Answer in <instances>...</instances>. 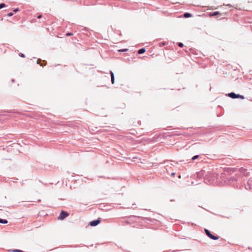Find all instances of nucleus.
Masks as SVG:
<instances>
[{
	"mask_svg": "<svg viewBox=\"0 0 252 252\" xmlns=\"http://www.w3.org/2000/svg\"><path fill=\"white\" fill-rule=\"evenodd\" d=\"M68 216V213H67L66 212L62 211L61 212L60 215L59 216L58 219L59 220H63L64 219H65L66 217H67Z\"/></svg>",
	"mask_w": 252,
	"mask_h": 252,
	"instance_id": "obj_2",
	"label": "nucleus"
},
{
	"mask_svg": "<svg viewBox=\"0 0 252 252\" xmlns=\"http://www.w3.org/2000/svg\"><path fill=\"white\" fill-rule=\"evenodd\" d=\"M128 50L127 49H121V50H120L119 51L120 52H126Z\"/></svg>",
	"mask_w": 252,
	"mask_h": 252,
	"instance_id": "obj_18",
	"label": "nucleus"
},
{
	"mask_svg": "<svg viewBox=\"0 0 252 252\" xmlns=\"http://www.w3.org/2000/svg\"><path fill=\"white\" fill-rule=\"evenodd\" d=\"M40 61H41V60H40V59L37 60V64H39V62H40Z\"/></svg>",
	"mask_w": 252,
	"mask_h": 252,
	"instance_id": "obj_20",
	"label": "nucleus"
},
{
	"mask_svg": "<svg viewBox=\"0 0 252 252\" xmlns=\"http://www.w3.org/2000/svg\"><path fill=\"white\" fill-rule=\"evenodd\" d=\"M18 10H19V9L18 8H16L13 10V12H10V13H8L7 16H12L16 12L18 11Z\"/></svg>",
	"mask_w": 252,
	"mask_h": 252,
	"instance_id": "obj_7",
	"label": "nucleus"
},
{
	"mask_svg": "<svg viewBox=\"0 0 252 252\" xmlns=\"http://www.w3.org/2000/svg\"><path fill=\"white\" fill-rule=\"evenodd\" d=\"M241 170V172L242 173L244 172V175L245 176H248V172H246V170L245 169H244V168H242L240 169Z\"/></svg>",
	"mask_w": 252,
	"mask_h": 252,
	"instance_id": "obj_9",
	"label": "nucleus"
},
{
	"mask_svg": "<svg viewBox=\"0 0 252 252\" xmlns=\"http://www.w3.org/2000/svg\"><path fill=\"white\" fill-rule=\"evenodd\" d=\"M72 35H73V33L72 32H67L66 33V36H71Z\"/></svg>",
	"mask_w": 252,
	"mask_h": 252,
	"instance_id": "obj_15",
	"label": "nucleus"
},
{
	"mask_svg": "<svg viewBox=\"0 0 252 252\" xmlns=\"http://www.w3.org/2000/svg\"><path fill=\"white\" fill-rule=\"evenodd\" d=\"M41 17L40 16H39V17H37L38 18H40Z\"/></svg>",
	"mask_w": 252,
	"mask_h": 252,
	"instance_id": "obj_23",
	"label": "nucleus"
},
{
	"mask_svg": "<svg viewBox=\"0 0 252 252\" xmlns=\"http://www.w3.org/2000/svg\"><path fill=\"white\" fill-rule=\"evenodd\" d=\"M5 6V5L4 3H1L0 4V9L4 7Z\"/></svg>",
	"mask_w": 252,
	"mask_h": 252,
	"instance_id": "obj_14",
	"label": "nucleus"
},
{
	"mask_svg": "<svg viewBox=\"0 0 252 252\" xmlns=\"http://www.w3.org/2000/svg\"><path fill=\"white\" fill-rule=\"evenodd\" d=\"M198 157H199V156H198V155L194 156L192 158V159L194 160L197 159Z\"/></svg>",
	"mask_w": 252,
	"mask_h": 252,
	"instance_id": "obj_13",
	"label": "nucleus"
},
{
	"mask_svg": "<svg viewBox=\"0 0 252 252\" xmlns=\"http://www.w3.org/2000/svg\"><path fill=\"white\" fill-rule=\"evenodd\" d=\"M236 98H240L241 99H244L245 98V97L244 95H240V94H236Z\"/></svg>",
	"mask_w": 252,
	"mask_h": 252,
	"instance_id": "obj_11",
	"label": "nucleus"
},
{
	"mask_svg": "<svg viewBox=\"0 0 252 252\" xmlns=\"http://www.w3.org/2000/svg\"><path fill=\"white\" fill-rule=\"evenodd\" d=\"M7 220H3L1 219H0V223H3V224H6L7 223Z\"/></svg>",
	"mask_w": 252,
	"mask_h": 252,
	"instance_id": "obj_10",
	"label": "nucleus"
},
{
	"mask_svg": "<svg viewBox=\"0 0 252 252\" xmlns=\"http://www.w3.org/2000/svg\"><path fill=\"white\" fill-rule=\"evenodd\" d=\"M162 45H165L164 43H162Z\"/></svg>",
	"mask_w": 252,
	"mask_h": 252,
	"instance_id": "obj_24",
	"label": "nucleus"
},
{
	"mask_svg": "<svg viewBox=\"0 0 252 252\" xmlns=\"http://www.w3.org/2000/svg\"><path fill=\"white\" fill-rule=\"evenodd\" d=\"M100 222V219H98L96 220H94L93 221H91L89 222V224L92 226H95L98 224Z\"/></svg>",
	"mask_w": 252,
	"mask_h": 252,
	"instance_id": "obj_4",
	"label": "nucleus"
},
{
	"mask_svg": "<svg viewBox=\"0 0 252 252\" xmlns=\"http://www.w3.org/2000/svg\"><path fill=\"white\" fill-rule=\"evenodd\" d=\"M145 51H146L145 49L143 48L138 50V53L139 54H143L145 52Z\"/></svg>",
	"mask_w": 252,
	"mask_h": 252,
	"instance_id": "obj_8",
	"label": "nucleus"
},
{
	"mask_svg": "<svg viewBox=\"0 0 252 252\" xmlns=\"http://www.w3.org/2000/svg\"><path fill=\"white\" fill-rule=\"evenodd\" d=\"M174 174H175V173H172V174H171V175H174Z\"/></svg>",
	"mask_w": 252,
	"mask_h": 252,
	"instance_id": "obj_22",
	"label": "nucleus"
},
{
	"mask_svg": "<svg viewBox=\"0 0 252 252\" xmlns=\"http://www.w3.org/2000/svg\"><path fill=\"white\" fill-rule=\"evenodd\" d=\"M111 78V82L112 84L114 83V74L112 71H110Z\"/></svg>",
	"mask_w": 252,
	"mask_h": 252,
	"instance_id": "obj_6",
	"label": "nucleus"
},
{
	"mask_svg": "<svg viewBox=\"0 0 252 252\" xmlns=\"http://www.w3.org/2000/svg\"><path fill=\"white\" fill-rule=\"evenodd\" d=\"M236 94H235L234 93H230L229 94H228V95L231 98H236Z\"/></svg>",
	"mask_w": 252,
	"mask_h": 252,
	"instance_id": "obj_5",
	"label": "nucleus"
},
{
	"mask_svg": "<svg viewBox=\"0 0 252 252\" xmlns=\"http://www.w3.org/2000/svg\"><path fill=\"white\" fill-rule=\"evenodd\" d=\"M183 16H191V15L189 13H185Z\"/></svg>",
	"mask_w": 252,
	"mask_h": 252,
	"instance_id": "obj_19",
	"label": "nucleus"
},
{
	"mask_svg": "<svg viewBox=\"0 0 252 252\" xmlns=\"http://www.w3.org/2000/svg\"><path fill=\"white\" fill-rule=\"evenodd\" d=\"M219 14V12H215L213 13H211L209 15V16H216L217 15Z\"/></svg>",
	"mask_w": 252,
	"mask_h": 252,
	"instance_id": "obj_12",
	"label": "nucleus"
},
{
	"mask_svg": "<svg viewBox=\"0 0 252 252\" xmlns=\"http://www.w3.org/2000/svg\"><path fill=\"white\" fill-rule=\"evenodd\" d=\"M205 232L206 234L207 235V236H208L210 238H211L213 240H216L219 239L218 236H214V235H212L210 233L209 230H208V229H205Z\"/></svg>",
	"mask_w": 252,
	"mask_h": 252,
	"instance_id": "obj_1",
	"label": "nucleus"
},
{
	"mask_svg": "<svg viewBox=\"0 0 252 252\" xmlns=\"http://www.w3.org/2000/svg\"><path fill=\"white\" fill-rule=\"evenodd\" d=\"M178 46L180 47H183L184 45L181 42H179L178 44Z\"/></svg>",
	"mask_w": 252,
	"mask_h": 252,
	"instance_id": "obj_16",
	"label": "nucleus"
},
{
	"mask_svg": "<svg viewBox=\"0 0 252 252\" xmlns=\"http://www.w3.org/2000/svg\"><path fill=\"white\" fill-rule=\"evenodd\" d=\"M12 252H23L22 251L20 250H15L12 251Z\"/></svg>",
	"mask_w": 252,
	"mask_h": 252,
	"instance_id": "obj_17",
	"label": "nucleus"
},
{
	"mask_svg": "<svg viewBox=\"0 0 252 252\" xmlns=\"http://www.w3.org/2000/svg\"><path fill=\"white\" fill-rule=\"evenodd\" d=\"M246 189H252V179H250L245 185Z\"/></svg>",
	"mask_w": 252,
	"mask_h": 252,
	"instance_id": "obj_3",
	"label": "nucleus"
},
{
	"mask_svg": "<svg viewBox=\"0 0 252 252\" xmlns=\"http://www.w3.org/2000/svg\"><path fill=\"white\" fill-rule=\"evenodd\" d=\"M20 56H21V57H23V58L25 57V55H24V54H21V55H20Z\"/></svg>",
	"mask_w": 252,
	"mask_h": 252,
	"instance_id": "obj_21",
	"label": "nucleus"
}]
</instances>
